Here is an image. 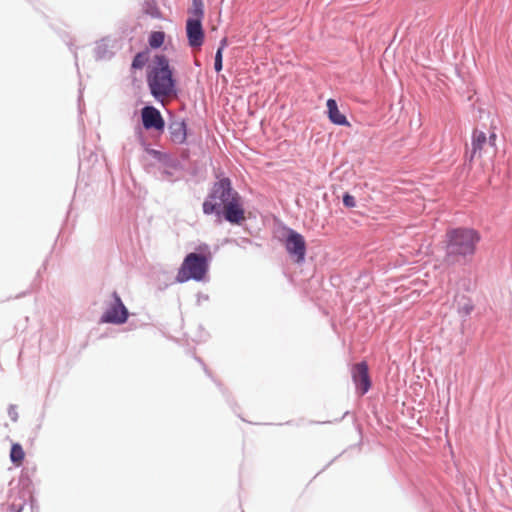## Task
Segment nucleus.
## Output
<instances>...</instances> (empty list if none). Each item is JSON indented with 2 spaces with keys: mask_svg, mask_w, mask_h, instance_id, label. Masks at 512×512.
I'll return each mask as SVG.
<instances>
[{
  "mask_svg": "<svg viewBox=\"0 0 512 512\" xmlns=\"http://www.w3.org/2000/svg\"><path fill=\"white\" fill-rule=\"evenodd\" d=\"M237 194L238 192L232 188L229 178L223 177L219 179L213 184L208 199L203 203V212L207 215L214 212L218 213V209L223 207Z\"/></svg>",
  "mask_w": 512,
  "mask_h": 512,
  "instance_id": "5",
  "label": "nucleus"
},
{
  "mask_svg": "<svg viewBox=\"0 0 512 512\" xmlns=\"http://www.w3.org/2000/svg\"><path fill=\"white\" fill-rule=\"evenodd\" d=\"M22 508H23V503H20L17 507L14 504H12L11 512H21Z\"/></svg>",
  "mask_w": 512,
  "mask_h": 512,
  "instance_id": "20",
  "label": "nucleus"
},
{
  "mask_svg": "<svg viewBox=\"0 0 512 512\" xmlns=\"http://www.w3.org/2000/svg\"><path fill=\"white\" fill-rule=\"evenodd\" d=\"M142 123L145 129L163 131L165 122L159 110L153 106H146L141 111Z\"/></svg>",
  "mask_w": 512,
  "mask_h": 512,
  "instance_id": "10",
  "label": "nucleus"
},
{
  "mask_svg": "<svg viewBox=\"0 0 512 512\" xmlns=\"http://www.w3.org/2000/svg\"><path fill=\"white\" fill-rule=\"evenodd\" d=\"M479 233L471 228H456L447 232V256L467 257L475 253Z\"/></svg>",
  "mask_w": 512,
  "mask_h": 512,
  "instance_id": "3",
  "label": "nucleus"
},
{
  "mask_svg": "<svg viewBox=\"0 0 512 512\" xmlns=\"http://www.w3.org/2000/svg\"><path fill=\"white\" fill-rule=\"evenodd\" d=\"M351 375L360 395L366 394L371 387L368 365L365 361L356 363L351 368Z\"/></svg>",
  "mask_w": 512,
  "mask_h": 512,
  "instance_id": "8",
  "label": "nucleus"
},
{
  "mask_svg": "<svg viewBox=\"0 0 512 512\" xmlns=\"http://www.w3.org/2000/svg\"><path fill=\"white\" fill-rule=\"evenodd\" d=\"M222 208L225 219L231 224H240L245 220V209L239 193Z\"/></svg>",
  "mask_w": 512,
  "mask_h": 512,
  "instance_id": "9",
  "label": "nucleus"
},
{
  "mask_svg": "<svg viewBox=\"0 0 512 512\" xmlns=\"http://www.w3.org/2000/svg\"><path fill=\"white\" fill-rule=\"evenodd\" d=\"M165 41V33L162 31H154L150 34L148 42L151 48L157 49L163 45Z\"/></svg>",
  "mask_w": 512,
  "mask_h": 512,
  "instance_id": "16",
  "label": "nucleus"
},
{
  "mask_svg": "<svg viewBox=\"0 0 512 512\" xmlns=\"http://www.w3.org/2000/svg\"><path fill=\"white\" fill-rule=\"evenodd\" d=\"M186 33L191 47H200L204 41L202 23L198 20H187Z\"/></svg>",
  "mask_w": 512,
  "mask_h": 512,
  "instance_id": "11",
  "label": "nucleus"
},
{
  "mask_svg": "<svg viewBox=\"0 0 512 512\" xmlns=\"http://www.w3.org/2000/svg\"><path fill=\"white\" fill-rule=\"evenodd\" d=\"M222 58H223V53H221V49H217L216 55H215V63H214V68H215L216 72H220L222 70Z\"/></svg>",
  "mask_w": 512,
  "mask_h": 512,
  "instance_id": "18",
  "label": "nucleus"
},
{
  "mask_svg": "<svg viewBox=\"0 0 512 512\" xmlns=\"http://www.w3.org/2000/svg\"><path fill=\"white\" fill-rule=\"evenodd\" d=\"M154 64L155 66L147 76L151 94L156 99L169 97L174 93L175 86L169 61L164 55H157Z\"/></svg>",
  "mask_w": 512,
  "mask_h": 512,
  "instance_id": "2",
  "label": "nucleus"
},
{
  "mask_svg": "<svg viewBox=\"0 0 512 512\" xmlns=\"http://www.w3.org/2000/svg\"><path fill=\"white\" fill-rule=\"evenodd\" d=\"M25 459V452L19 443H13L10 450V460L16 466L20 467Z\"/></svg>",
  "mask_w": 512,
  "mask_h": 512,
  "instance_id": "14",
  "label": "nucleus"
},
{
  "mask_svg": "<svg viewBox=\"0 0 512 512\" xmlns=\"http://www.w3.org/2000/svg\"><path fill=\"white\" fill-rule=\"evenodd\" d=\"M497 134L492 128L489 135L477 128L473 129L471 136V153L469 161H479L481 165L492 163L497 153Z\"/></svg>",
  "mask_w": 512,
  "mask_h": 512,
  "instance_id": "4",
  "label": "nucleus"
},
{
  "mask_svg": "<svg viewBox=\"0 0 512 512\" xmlns=\"http://www.w3.org/2000/svg\"><path fill=\"white\" fill-rule=\"evenodd\" d=\"M287 253L298 264L304 262L306 255V241L303 235L295 230L289 229L284 242Z\"/></svg>",
  "mask_w": 512,
  "mask_h": 512,
  "instance_id": "6",
  "label": "nucleus"
},
{
  "mask_svg": "<svg viewBox=\"0 0 512 512\" xmlns=\"http://www.w3.org/2000/svg\"><path fill=\"white\" fill-rule=\"evenodd\" d=\"M228 44V41H227V38H223L220 42V46L218 49H221V53H223V50L225 49V47L227 46Z\"/></svg>",
  "mask_w": 512,
  "mask_h": 512,
  "instance_id": "21",
  "label": "nucleus"
},
{
  "mask_svg": "<svg viewBox=\"0 0 512 512\" xmlns=\"http://www.w3.org/2000/svg\"><path fill=\"white\" fill-rule=\"evenodd\" d=\"M327 109H328V117L330 121L336 125H345L349 126V122L347 121L345 115H343L337 106V103L334 99L327 100Z\"/></svg>",
  "mask_w": 512,
  "mask_h": 512,
  "instance_id": "13",
  "label": "nucleus"
},
{
  "mask_svg": "<svg viewBox=\"0 0 512 512\" xmlns=\"http://www.w3.org/2000/svg\"><path fill=\"white\" fill-rule=\"evenodd\" d=\"M170 137L174 143L183 144L187 138V129L184 121H174L169 126Z\"/></svg>",
  "mask_w": 512,
  "mask_h": 512,
  "instance_id": "12",
  "label": "nucleus"
},
{
  "mask_svg": "<svg viewBox=\"0 0 512 512\" xmlns=\"http://www.w3.org/2000/svg\"><path fill=\"white\" fill-rule=\"evenodd\" d=\"M199 253L193 252L186 255L176 275L178 283L189 280L202 281L209 270L211 252L207 245L199 246Z\"/></svg>",
  "mask_w": 512,
  "mask_h": 512,
  "instance_id": "1",
  "label": "nucleus"
},
{
  "mask_svg": "<svg viewBox=\"0 0 512 512\" xmlns=\"http://www.w3.org/2000/svg\"><path fill=\"white\" fill-rule=\"evenodd\" d=\"M190 18L187 20H198L202 22V18L204 16V5L203 0H192V6L189 9Z\"/></svg>",
  "mask_w": 512,
  "mask_h": 512,
  "instance_id": "15",
  "label": "nucleus"
},
{
  "mask_svg": "<svg viewBox=\"0 0 512 512\" xmlns=\"http://www.w3.org/2000/svg\"><path fill=\"white\" fill-rule=\"evenodd\" d=\"M343 204L349 208L355 207V205H356L355 198L352 195H350L349 193H346L343 196Z\"/></svg>",
  "mask_w": 512,
  "mask_h": 512,
  "instance_id": "19",
  "label": "nucleus"
},
{
  "mask_svg": "<svg viewBox=\"0 0 512 512\" xmlns=\"http://www.w3.org/2000/svg\"><path fill=\"white\" fill-rule=\"evenodd\" d=\"M149 59L148 52H139L135 55L132 61L133 69H142Z\"/></svg>",
  "mask_w": 512,
  "mask_h": 512,
  "instance_id": "17",
  "label": "nucleus"
},
{
  "mask_svg": "<svg viewBox=\"0 0 512 512\" xmlns=\"http://www.w3.org/2000/svg\"><path fill=\"white\" fill-rule=\"evenodd\" d=\"M114 303L109 309L103 314L102 322L123 324L128 318V310L124 306L120 296L117 292H113Z\"/></svg>",
  "mask_w": 512,
  "mask_h": 512,
  "instance_id": "7",
  "label": "nucleus"
}]
</instances>
